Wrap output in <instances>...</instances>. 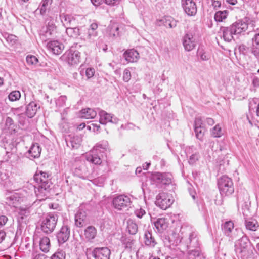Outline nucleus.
Segmentation results:
<instances>
[{
	"mask_svg": "<svg viewBox=\"0 0 259 259\" xmlns=\"http://www.w3.org/2000/svg\"><path fill=\"white\" fill-rule=\"evenodd\" d=\"M48 177V175L42 171L36 172L34 175V180L38 185V195L45 196L50 192L52 183Z\"/></svg>",
	"mask_w": 259,
	"mask_h": 259,
	"instance_id": "1",
	"label": "nucleus"
},
{
	"mask_svg": "<svg viewBox=\"0 0 259 259\" xmlns=\"http://www.w3.org/2000/svg\"><path fill=\"white\" fill-rule=\"evenodd\" d=\"M236 251L241 255L242 257L246 258L249 257L253 254L250 243L248 240L243 239L239 240L238 244L237 245Z\"/></svg>",
	"mask_w": 259,
	"mask_h": 259,
	"instance_id": "2",
	"label": "nucleus"
},
{
	"mask_svg": "<svg viewBox=\"0 0 259 259\" xmlns=\"http://www.w3.org/2000/svg\"><path fill=\"white\" fill-rule=\"evenodd\" d=\"M218 185L222 195H229L234 192L233 182L227 176H223L219 179Z\"/></svg>",
	"mask_w": 259,
	"mask_h": 259,
	"instance_id": "3",
	"label": "nucleus"
},
{
	"mask_svg": "<svg viewBox=\"0 0 259 259\" xmlns=\"http://www.w3.org/2000/svg\"><path fill=\"white\" fill-rule=\"evenodd\" d=\"M174 201L172 195L163 192L157 196L156 204L161 209L165 210L170 206Z\"/></svg>",
	"mask_w": 259,
	"mask_h": 259,
	"instance_id": "4",
	"label": "nucleus"
},
{
	"mask_svg": "<svg viewBox=\"0 0 259 259\" xmlns=\"http://www.w3.org/2000/svg\"><path fill=\"white\" fill-rule=\"evenodd\" d=\"M112 203L115 209L121 210L126 208L130 205L131 199L127 196L120 195L113 199Z\"/></svg>",
	"mask_w": 259,
	"mask_h": 259,
	"instance_id": "5",
	"label": "nucleus"
},
{
	"mask_svg": "<svg viewBox=\"0 0 259 259\" xmlns=\"http://www.w3.org/2000/svg\"><path fill=\"white\" fill-rule=\"evenodd\" d=\"M57 215H49L42 223V230L46 233H51L55 229L57 221Z\"/></svg>",
	"mask_w": 259,
	"mask_h": 259,
	"instance_id": "6",
	"label": "nucleus"
},
{
	"mask_svg": "<svg viewBox=\"0 0 259 259\" xmlns=\"http://www.w3.org/2000/svg\"><path fill=\"white\" fill-rule=\"evenodd\" d=\"M247 28L248 23L241 20H239L233 23L229 27L226 28V30L224 29L223 32H225V31L228 32H243Z\"/></svg>",
	"mask_w": 259,
	"mask_h": 259,
	"instance_id": "7",
	"label": "nucleus"
},
{
	"mask_svg": "<svg viewBox=\"0 0 259 259\" xmlns=\"http://www.w3.org/2000/svg\"><path fill=\"white\" fill-rule=\"evenodd\" d=\"M182 7L188 16H194L197 13V7L193 0H181Z\"/></svg>",
	"mask_w": 259,
	"mask_h": 259,
	"instance_id": "8",
	"label": "nucleus"
},
{
	"mask_svg": "<svg viewBox=\"0 0 259 259\" xmlns=\"http://www.w3.org/2000/svg\"><path fill=\"white\" fill-rule=\"evenodd\" d=\"M177 22L171 17L165 16L156 20V24L158 26H164L166 28H174L177 26Z\"/></svg>",
	"mask_w": 259,
	"mask_h": 259,
	"instance_id": "9",
	"label": "nucleus"
},
{
	"mask_svg": "<svg viewBox=\"0 0 259 259\" xmlns=\"http://www.w3.org/2000/svg\"><path fill=\"white\" fill-rule=\"evenodd\" d=\"M110 250L107 247L97 248L93 251L95 259H109Z\"/></svg>",
	"mask_w": 259,
	"mask_h": 259,
	"instance_id": "10",
	"label": "nucleus"
},
{
	"mask_svg": "<svg viewBox=\"0 0 259 259\" xmlns=\"http://www.w3.org/2000/svg\"><path fill=\"white\" fill-rule=\"evenodd\" d=\"M123 56L128 63H134L137 61L139 58V53L135 50H127L123 54Z\"/></svg>",
	"mask_w": 259,
	"mask_h": 259,
	"instance_id": "11",
	"label": "nucleus"
},
{
	"mask_svg": "<svg viewBox=\"0 0 259 259\" xmlns=\"http://www.w3.org/2000/svg\"><path fill=\"white\" fill-rule=\"evenodd\" d=\"M47 46L53 54L55 55L60 54L62 52L64 48V45L62 44L57 41H50L48 43Z\"/></svg>",
	"mask_w": 259,
	"mask_h": 259,
	"instance_id": "12",
	"label": "nucleus"
},
{
	"mask_svg": "<svg viewBox=\"0 0 259 259\" xmlns=\"http://www.w3.org/2000/svg\"><path fill=\"white\" fill-rule=\"evenodd\" d=\"M183 45L186 50L190 51L195 46V43L192 33H187L185 36Z\"/></svg>",
	"mask_w": 259,
	"mask_h": 259,
	"instance_id": "13",
	"label": "nucleus"
},
{
	"mask_svg": "<svg viewBox=\"0 0 259 259\" xmlns=\"http://www.w3.org/2000/svg\"><path fill=\"white\" fill-rule=\"evenodd\" d=\"M87 219L86 212L82 210H79L75 217V225L78 227H82L85 223Z\"/></svg>",
	"mask_w": 259,
	"mask_h": 259,
	"instance_id": "14",
	"label": "nucleus"
},
{
	"mask_svg": "<svg viewBox=\"0 0 259 259\" xmlns=\"http://www.w3.org/2000/svg\"><path fill=\"white\" fill-rule=\"evenodd\" d=\"M70 236V231L67 226H63L57 235L59 243H63L67 241Z\"/></svg>",
	"mask_w": 259,
	"mask_h": 259,
	"instance_id": "15",
	"label": "nucleus"
},
{
	"mask_svg": "<svg viewBox=\"0 0 259 259\" xmlns=\"http://www.w3.org/2000/svg\"><path fill=\"white\" fill-rule=\"evenodd\" d=\"M68 62L72 65H76L81 61V57L80 53L78 51L72 52L70 51L68 54Z\"/></svg>",
	"mask_w": 259,
	"mask_h": 259,
	"instance_id": "16",
	"label": "nucleus"
},
{
	"mask_svg": "<svg viewBox=\"0 0 259 259\" xmlns=\"http://www.w3.org/2000/svg\"><path fill=\"white\" fill-rule=\"evenodd\" d=\"M202 120L200 118H197L195 120V131L196 137L200 140H202L204 136L205 131V128L201 126Z\"/></svg>",
	"mask_w": 259,
	"mask_h": 259,
	"instance_id": "17",
	"label": "nucleus"
},
{
	"mask_svg": "<svg viewBox=\"0 0 259 259\" xmlns=\"http://www.w3.org/2000/svg\"><path fill=\"white\" fill-rule=\"evenodd\" d=\"M153 178L158 182L164 185H168L171 183V179L165 174L156 172L153 175Z\"/></svg>",
	"mask_w": 259,
	"mask_h": 259,
	"instance_id": "18",
	"label": "nucleus"
},
{
	"mask_svg": "<svg viewBox=\"0 0 259 259\" xmlns=\"http://www.w3.org/2000/svg\"><path fill=\"white\" fill-rule=\"evenodd\" d=\"M60 17L61 22L66 28V31L69 29H72L71 23L75 21V19L72 15L62 14L60 15Z\"/></svg>",
	"mask_w": 259,
	"mask_h": 259,
	"instance_id": "19",
	"label": "nucleus"
},
{
	"mask_svg": "<svg viewBox=\"0 0 259 259\" xmlns=\"http://www.w3.org/2000/svg\"><path fill=\"white\" fill-rule=\"evenodd\" d=\"M168 220L164 218H159L155 223V226L159 231H162L168 228Z\"/></svg>",
	"mask_w": 259,
	"mask_h": 259,
	"instance_id": "20",
	"label": "nucleus"
},
{
	"mask_svg": "<svg viewBox=\"0 0 259 259\" xmlns=\"http://www.w3.org/2000/svg\"><path fill=\"white\" fill-rule=\"evenodd\" d=\"M97 234V229L94 226H90L84 230V236L88 240L94 239Z\"/></svg>",
	"mask_w": 259,
	"mask_h": 259,
	"instance_id": "21",
	"label": "nucleus"
},
{
	"mask_svg": "<svg viewBox=\"0 0 259 259\" xmlns=\"http://www.w3.org/2000/svg\"><path fill=\"white\" fill-rule=\"evenodd\" d=\"M37 109V104L31 102L27 106L26 114L28 117L32 118L36 114Z\"/></svg>",
	"mask_w": 259,
	"mask_h": 259,
	"instance_id": "22",
	"label": "nucleus"
},
{
	"mask_svg": "<svg viewBox=\"0 0 259 259\" xmlns=\"http://www.w3.org/2000/svg\"><path fill=\"white\" fill-rule=\"evenodd\" d=\"M80 115L81 118L89 119L94 118L96 117L97 113L93 109L87 108L82 109L81 111Z\"/></svg>",
	"mask_w": 259,
	"mask_h": 259,
	"instance_id": "23",
	"label": "nucleus"
},
{
	"mask_svg": "<svg viewBox=\"0 0 259 259\" xmlns=\"http://www.w3.org/2000/svg\"><path fill=\"white\" fill-rule=\"evenodd\" d=\"M100 123L102 124H106L108 122H112V116L104 111H101L99 113Z\"/></svg>",
	"mask_w": 259,
	"mask_h": 259,
	"instance_id": "24",
	"label": "nucleus"
},
{
	"mask_svg": "<svg viewBox=\"0 0 259 259\" xmlns=\"http://www.w3.org/2000/svg\"><path fill=\"white\" fill-rule=\"evenodd\" d=\"M41 149L37 143L33 144L29 150V153L31 157L37 158L40 156Z\"/></svg>",
	"mask_w": 259,
	"mask_h": 259,
	"instance_id": "25",
	"label": "nucleus"
},
{
	"mask_svg": "<svg viewBox=\"0 0 259 259\" xmlns=\"http://www.w3.org/2000/svg\"><path fill=\"white\" fill-rule=\"evenodd\" d=\"M39 246L42 251L45 252H48L50 247L49 238L47 237H42L40 241Z\"/></svg>",
	"mask_w": 259,
	"mask_h": 259,
	"instance_id": "26",
	"label": "nucleus"
},
{
	"mask_svg": "<svg viewBox=\"0 0 259 259\" xmlns=\"http://www.w3.org/2000/svg\"><path fill=\"white\" fill-rule=\"evenodd\" d=\"M245 226L249 230L256 231L259 227V223L256 220H247L245 222Z\"/></svg>",
	"mask_w": 259,
	"mask_h": 259,
	"instance_id": "27",
	"label": "nucleus"
},
{
	"mask_svg": "<svg viewBox=\"0 0 259 259\" xmlns=\"http://www.w3.org/2000/svg\"><path fill=\"white\" fill-rule=\"evenodd\" d=\"M144 242L146 245L154 247L156 244L154 238L149 231H146L144 234Z\"/></svg>",
	"mask_w": 259,
	"mask_h": 259,
	"instance_id": "28",
	"label": "nucleus"
},
{
	"mask_svg": "<svg viewBox=\"0 0 259 259\" xmlns=\"http://www.w3.org/2000/svg\"><path fill=\"white\" fill-rule=\"evenodd\" d=\"M87 160L97 165H100L102 163V160L100 157L95 154L88 155L87 156Z\"/></svg>",
	"mask_w": 259,
	"mask_h": 259,
	"instance_id": "29",
	"label": "nucleus"
},
{
	"mask_svg": "<svg viewBox=\"0 0 259 259\" xmlns=\"http://www.w3.org/2000/svg\"><path fill=\"white\" fill-rule=\"evenodd\" d=\"M228 14L227 10L219 11L217 12L214 15V19L216 21L222 22L226 19Z\"/></svg>",
	"mask_w": 259,
	"mask_h": 259,
	"instance_id": "30",
	"label": "nucleus"
},
{
	"mask_svg": "<svg viewBox=\"0 0 259 259\" xmlns=\"http://www.w3.org/2000/svg\"><path fill=\"white\" fill-rule=\"evenodd\" d=\"M27 64L29 66H36L39 62L37 57L33 55H28L26 57Z\"/></svg>",
	"mask_w": 259,
	"mask_h": 259,
	"instance_id": "31",
	"label": "nucleus"
},
{
	"mask_svg": "<svg viewBox=\"0 0 259 259\" xmlns=\"http://www.w3.org/2000/svg\"><path fill=\"white\" fill-rule=\"evenodd\" d=\"M46 32H52L56 30V26L52 19L50 18L46 20Z\"/></svg>",
	"mask_w": 259,
	"mask_h": 259,
	"instance_id": "32",
	"label": "nucleus"
},
{
	"mask_svg": "<svg viewBox=\"0 0 259 259\" xmlns=\"http://www.w3.org/2000/svg\"><path fill=\"white\" fill-rule=\"evenodd\" d=\"M127 229L130 234H135L138 231V226L135 223L129 221L127 223Z\"/></svg>",
	"mask_w": 259,
	"mask_h": 259,
	"instance_id": "33",
	"label": "nucleus"
},
{
	"mask_svg": "<svg viewBox=\"0 0 259 259\" xmlns=\"http://www.w3.org/2000/svg\"><path fill=\"white\" fill-rule=\"evenodd\" d=\"M21 97L20 92L18 91H14L10 93L8 96L9 99L12 102L18 100Z\"/></svg>",
	"mask_w": 259,
	"mask_h": 259,
	"instance_id": "34",
	"label": "nucleus"
},
{
	"mask_svg": "<svg viewBox=\"0 0 259 259\" xmlns=\"http://www.w3.org/2000/svg\"><path fill=\"white\" fill-rule=\"evenodd\" d=\"M234 223L229 221L226 222L224 224V229L226 233L229 234L231 233L234 228Z\"/></svg>",
	"mask_w": 259,
	"mask_h": 259,
	"instance_id": "35",
	"label": "nucleus"
},
{
	"mask_svg": "<svg viewBox=\"0 0 259 259\" xmlns=\"http://www.w3.org/2000/svg\"><path fill=\"white\" fill-rule=\"evenodd\" d=\"M50 3V0H42L40 5V14L41 15H44L45 14L46 11L47 10L49 4Z\"/></svg>",
	"mask_w": 259,
	"mask_h": 259,
	"instance_id": "36",
	"label": "nucleus"
},
{
	"mask_svg": "<svg viewBox=\"0 0 259 259\" xmlns=\"http://www.w3.org/2000/svg\"><path fill=\"white\" fill-rule=\"evenodd\" d=\"M122 242L125 248L131 249L134 245L133 239L130 238H124L122 239Z\"/></svg>",
	"mask_w": 259,
	"mask_h": 259,
	"instance_id": "37",
	"label": "nucleus"
},
{
	"mask_svg": "<svg viewBox=\"0 0 259 259\" xmlns=\"http://www.w3.org/2000/svg\"><path fill=\"white\" fill-rule=\"evenodd\" d=\"M222 131L221 127L217 125L215 126L212 131V135L214 137H220L222 135Z\"/></svg>",
	"mask_w": 259,
	"mask_h": 259,
	"instance_id": "38",
	"label": "nucleus"
},
{
	"mask_svg": "<svg viewBox=\"0 0 259 259\" xmlns=\"http://www.w3.org/2000/svg\"><path fill=\"white\" fill-rule=\"evenodd\" d=\"M65 253L63 251H58L54 253L51 259H65Z\"/></svg>",
	"mask_w": 259,
	"mask_h": 259,
	"instance_id": "39",
	"label": "nucleus"
},
{
	"mask_svg": "<svg viewBox=\"0 0 259 259\" xmlns=\"http://www.w3.org/2000/svg\"><path fill=\"white\" fill-rule=\"evenodd\" d=\"M95 71L93 68H88L85 70V75L88 79L92 78L95 75Z\"/></svg>",
	"mask_w": 259,
	"mask_h": 259,
	"instance_id": "40",
	"label": "nucleus"
},
{
	"mask_svg": "<svg viewBox=\"0 0 259 259\" xmlns=\"http://www.w3.org/2000/svg\"><path fill=\"white\" fill-rule=\"evenodd\" d=\"M131 74L130 71L127 69L125 70L123 72V80L127 82L131 79Z\"/></svg>",
	"mask_w": 259,
	"mask_h": 259,
	"instance_id": "41",
	"label": "nucleus"
},
{
	"mask_svg": "<svg viewBox=\"0 0 259 259\" xmlns=\"http://www.w3.org/2000/svg\"><path fill=\"white\" fill-rule=\"evenodd\" d=\"M232 33H223V37L225 41H230L233 38Z\"/></svg>",
	"mask_w": 259,
	"mask_h": 259,
	"instance_id": "42",
	"label": "nucleus"
},
{
	"mask_svg": "<svg viewBox=\"0 0 259 259\" xmlns=\"http://www.w3.org/2000/svg\"><path fill=\"white\" fill-rule=\"evenodd\" d=\"M8 221V218L6 216H0V226L5 225Z\"/></svg>",
	"mask_w": 259,
	"mask_h": 259,
	"instance_id": "43",
	"label": "nucleus"
},
{
	"mask_svg": "<svg viewBox=\"0 0 259 259\" xmlns=\"http://www.w3.org/2000/svg\"><path fill=\"white\" fill-rule=\"evenodd\" d=\"M106 4L109 5L114 6L119 3V0H105Z\"/></svg>",
	"mask_w": 259,
	"mask_h": 259,
	"instance_id": "44",
	"label": "nucleus"
},
{
	"mask_svg": "<svg viewBox=\"0 0 259 259\" xmlns=\"http://www.w3.org/2000/svg\"><path fill=\"white\" fill-rule=\"evenodd\" d=\"M136 213L138 218H141L143 215L145 214V212L143 209L140 208L139 209H137L136 211Z\"/></svg>",
	"mask_w": 259,
	"mask_h": 259,
	"instance_id": "45",
	"label": "nucleus"
},
{
	"mask_svg": "<svg viewBox=\"0 0 259 259\" xmlns=\"http://www.w3.org/2000/svg\"><path fill=\"white\" fill-rule=\"evenodd\" d=\"M92 126L94 132H99L100 129V126L99 124H98L97 123H92Z\"/></svg>",
	"mask_w": 259,
	"mask_h": 259,
	"instance_id": "46",
	"label": "nucleus"
},
{
	"mask_svg": "<svg viewBox=\"0 0 259 259\" xmlns=\"http://www.w3.org/2000/svg\"><path fill=\"white\" fill-rule=\"evenodd\" d=\"M98 28V24L96 22L92 23L90 26V28L91 30L94 31Z\"/></svg>",
	"mask_w": 259,
	"mask_h": 259,
	"instance_id": "47",
	"label": "nucleus"
},
{
	"mask_svg": "<svg viewBox=\"0 0 259 259\" xmlns=\"http://www.w3.org/2000/svg\"><path fill=\"white\" fill-rule=\"evenodd\" d=\"M6 233L4 231L0 230V243L5 239Z\"/></svg>",
	"mask_w": 259,
	"mask_h": 259,
	"instance_id": "48",
	"label": "nucleus"
},
{
	"mask_svg": "<svg viewBox=\"0 0 259 259\" xmlns=\"http://www.w3.org/2000/svg\"><path fill=\"white\" fill-rule=\"evenodd\" d=\"M252 53L254 54V55L259 59V50L257 48H253Z\"/></svg>",
	"mask_w": 259,
	"mask_h": 259,
	"instance_id": "49",
	"label": "nucleus"
},
{
	"mask_svg": "<svg viewBox=\"0 0 259 259\" xmlns=\"http://www.w3.org/2000/svg\"><path fill=\"white\" fill-rule=\"evenodd\" d=\"M93 5L95 6H98L101 4V0H91Z\"/></svg>",
	"mask_w": 259,
	"mask_h": 259,
	"instance_id": "50",
	"label": "nucleus"
},
{
	"mask_svg": "<svg viewBox=\"0 0 259 259\" xmlns=\"http://www.w3.org/2000/svg\"><path fill=\"white\" fill-rule=\"evenodd\" d=\"M33 259H47V258L45 255L39 254L36 255Z\"/></svg>",
	"mask_w": 259,
	"mask_h": 259,
	"instance_id": "51",
	"label": "nucleus"
},
{
	"mask_svg": "<svg viewBox=\"0 0 259 259\" xmlns=\"http://www.w3.org/2000/svg\"><path fill=\"white\" fill-rule=\"evenodd\" d=\"M221 3L219 1H213L212 2V5L214 8L217 7H220L221 6Z\"/></svg>",
	"mask_w": 259,
	"mask_h": 259,
	"instance_id": "52",
	"label": "nucleus"
},
{
	"mask_svg": "<svg viewBox=\"0 0 259 259\" xmlns=\"http://www.w3.org/2000/svg\"><path fill=\"white\" fill-rule=\"evenodd\" d=\"M15 37H16L13 34H8V36L6 37V39L8 41H11Z\"/></svg>",
	"mask_w": 259,
	"mask_h": 259,
	"instance_id": "53",
	"label": "nucleus"
},
{
	"mask_svg": "<svg viewBox=\"0 0 259 259\" xmlns=\"http://www.w3.org/2000/svg\"><path fill=\"white\" fill-rule=\"evenodd\" d=\"M253 40L257 45H259V33L255 34Z\"/></svg>",
	"mask_w": 259,
	"mask_h": 259,
	"instance_id": "54",
	"label": "nucleus"
},
{
	"mask_svg": "<svg viewBox=\"0 0 259 259\" xmlns=\"http://www.w3.org/2000/svg\"><path fill=\"white\" fill-rule=\"evenodd\" d=\"M201 58L203 60H206L208 59V56L205 53H204L201 54Z\"/></svg>",
	"mask_w": 259,
	"mask_h": 259,
	"instance_id": "55",
	"label": "nucleus"
},
{
	"mask_svg": "<svg viewBox=\"0 0 259 259\" xmlns=\"http://www.w3.org/2000/svg\"><path fill=\"white\" fill-rule=\"evenodd\" d=\"M227 2L232 5H235L237 3V0H226Z\"/></svg>",
	"mask_w": 259,
	"mask_h": 259,
	"instance_id": "56",
	"label": "nucleus"
},
{
	"mask_svg": "<svg viewBox=\"0 0 259 259\" xmlns=\"http://www.w3.org/2000/svg\"><path fill=\"white\" fill-rule=\"evenodd\" d=\"M85 124L84 123H82L78 126L77 129H78L79 130H82L83 128H84L85 127Z\"/></svg>",
	"mask_w": 259,
	"mask_h": 259,
	"instance_id": "57",
	"label": "nucleus"
},
{
	"mask_svg": "<svg viewBox=\"0 0 259 259\" xmlns=\"http://www.w3.org/2000/svg\"><path fill=\"white\" fill-rule=\"evenodd\" d=\"M150 165V163H146V165L143 166L144 169H147L149 168Z\"/></svg>",
	"mask_w": 259,
	"mask_h": 259,
	"instance_id": "58",
	"label": "nucleus"
},
{
	"mask_svg": "<svg viewBox=\"0 0 259 259\" xmlns=\"http://www.w3.org/2000/svg\"><path fill=\"white\" fill-rule=\"evenodd\" d=\"M4 79L2 77H0V85L3 84Z\"/></svg>",
	"mask_w": 259,
	"mask_h": 259,
	"instance_id": "59",
	"label": "nucleus"
},
{
	"mask_svg": "<svg viewBox=\"0 0 259 259\" xmlns=\"http://www.w3.org/2000/svg\"><path fill=\"white\" fill-rule=\"evenodd\" d=\"M256 113H257V116H259V103H258V108H257V109L256 111Z\"/></svg>",
	"mask_w": 259,
	"mask_h": 259,
	"instance_id": "60",
	"label": "nucleus"
},
{
	"mask_svg": "<svg viewBox=\"0 0 259 259\" xmlns=\"http://www.w3.org/2000/svg\"><path fill=\"white\" fill-rule=\"evenodd\" d=\"M257 249H258L259 250V243L257 244V246H256Z\"/></svg>",
	"mask_w": 259,
	"mask_h": 259,
	"instance_id": "61",
	"label": "nucleus"
},
{
	"mask_svg": "<svg viewBox=\"0 0 259 259\" xmlns=\"http://www.w3.org/2000/svg\"><path fill=\"white\" fill-rule=\"evenodd\" d=\"M115 30L116 31H118V27H116Z\"/></svg>",
	"mask_w": 259,
	"mask_h": 259,
	"instance_id": "62",
	"label": "nucleus"
},
{
	"mask_svg": "<svg viewBox=\"0 0 259 259\" xmlns=\"http://www.w3.org/2000/svg\"><path fill=\"white\" fill-rule=\"evenodd\" d=\"M153 259H160V258H158V257H154V258H153Z\"/></svg>",
	"mask_w": 259,
	"mask_h": 259,
	"instance_id": "63",
	"label": "nucleus"
},
{
	"mask_svg": "<svg viewBox=\"0 0 259 259\" xmlns=\"http://www.w3.org/2000/svg\"><path fill=\"white\" fill-rule=\"evenodd\" d=\"M257 72L259 73V69L257 70Z\"/></svg>",
	"mask_w": 259,
	"mask_h": 259,
	"instance_id": "64",
	"label": "nucleus"
}]
</instances>
